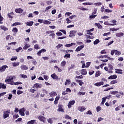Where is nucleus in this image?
<instances>
[{
    "label": "nucleus",
    "mask_w": 124,
    "mask_h": 124,
    "mask_svg": "<svg viewBox=\"0 0 124 124\" xmlns=\"http://www.w3.org/2000/svg\"><path fill=\"white\" fill-rule=\"evenodd\" d=\"M77 32V31H70V35L69 36L70 37L72 36H75V34H76V33Z\"/></svg>",
    "instance_id": "nucleus-9"
},
{
    "label": "nucleus",
    "mask_w": 124,
    "mask_h": 124,
    "mask_svg": "<svg viewBox=\"0 0 124 124\" xmlns=\"http://www.w3.org/2000/svg\"><path fill=\"white\" fill-rule=\"evenodd\" d=\"M20 77H21L22 78H27V76L25 75H20Z\"/></svg>",
    "instance_id": "nucleus-64"
},
{
    "label": "nucleus",
    "mask_w": 124,
    "mask_h": 124,
    "mask_svg": "<svg viewBox=\"0 0 124 124\" xmlns=\"http://www.w3.org/2000/svg\"><path fill=\"white\" fill-rule=\"evenodd\" d=\"M122 53L121 52L118 51V50H115V55H116L117 56H120Z\"/></svg>",
    "instance_id": "nucleus-34"
},
{
    "label": "nucleus",
    "mask_w": 124,
    "mask_h": 124,
    "mask_svg": "<svg viewBox=\"0 0 124 124\" xmlns=\"http://www.w3.org/2000/svg\"><path fill=\"white\" fill-rule=\"evenodd\" d=\"M96 17V15H92L89 16V18L90 20H92V19H94Z\"/></svg>",
    "instance_id": "nucleus-39"
},
{
    "label": "nucleus",
    "mask_w": 124,
    "mask_h": 124,
    "mask_svg": "<svg viewBox=\"0 0 124 124\" xmlns=\"http://www.w3.org/2000/svg\"><path fill=\"white\" fill-rule=\"evenodd\" d=\"M114 88L111 87V88H107L106 89H105L104 91V92H108V91H109V90H113Z\"/></svg>",
    "instance_id": "nucleus-50"
},
{
    "label": "nucleus",
    "mask_w": 124,
    "mask_h": 124,
    "mask_svg": "<svg viewBox=\"0 0 124 124\" xmlns=\"http://www.w3.org/2000/svg\"><path fill=\"white\" fill-rule=\"evenodd\" d=\"M0 89H6V86L2 83H0Z\"/></svg>",
    "instance_id": "nucleus-24"
},
{
    "label": "nucleus",
    "mask_w": 124,
    "mask_h": 124,
    "mask_svg": "<svg viewBox=\"0 0 124 124\" xmlns=\"http://www.w3.org/2000/svg\"><path fill=\"white\" fill-rule=\"evenodd\" d=\"M86 110V108H85V107H79L78 108V110L80 111V112H83V111H85Z\"/></svg>",
    "instance_id": "nucleus-16"
},
{
    "label": "nucleus",
    "mask_w": 124,
    "mask_h": 124,
    "mask_svg": "<svg viewBox=\"0 0 124 124\" xmlns=\"http://www.w3.org/2000/svg\"><path fill=\"white\" fill-rule=\"evenodd\" d=\"M30 47H31V45L30 44H26V43H25V46L23 47V49L27 50V49H28V48H30Z\"/></svg>",
    "instance_id": "nucleus-15"
},
{
    "label": "nucleus",
    "mask_w": 124,
    "mask_h": 124,
    "mask_svg": "<svg viewBox=\"0 0 124 124\" xmlns=\"http://www.w3.org/2000/svg\"><path fill=\"white\" fill-rule=\"evenodd\" d=\"M25 108H22L20 109H19V113L21 115V116H25Z\"/></svg>",
    "instance_id": "nucleus-5"
},
{
    "label": "nucleus",
    "mask_w": 124,
    "mask_h": 124,
    "mask_svg": "<svg viewBox=\"0 0 124 124\" xmlns=\"http://www.w3.org/2000/svg\"><path fill=\"white\" fill-rule=\"evenodd\" d=\"M56 35L57 36H61L62 35V33L60 31H58L56 33Z\"/></svg>",
    "instance_id": "nucleus-56"
},
{
    "label": "nucleus",
    "mask_w": 124,
    "mask_h": 124,
    "mask_svg": "<svg viewBox=\"0 0 124 124\" xmlns=\"http://www.w3.org/2000/svg\"><path fill=\"white\" fill-rule=\"evenodd\" d=\"M48 123L49 124H53V120L51 118H49L48 120H47Z\"/></svg>",
    "instance_id": "nucleus-59"
},
{
    "label": "nucleus",
    "mask_w": 124,
    "mask_h": 124,
    "mask_svg": "<svg viewBox=\"0 0 124 124\" xmlns=\"http://www.w3.org/2000/svg\"><path fill=\"white\" fill-rule=\"evenodd\" d=\"M7 68H8V66H7L6 65L2 66L0 68V72H3V71H5V69H6Z\"/></svg>",
    "instance_id": "nucleus-11"
},
{
    "label": "nucleus",
    "mask_w": 124,
    "mask_h": 124,
    "mask_svg": "<svg viewBox=\"0 0 124 124\" xmlns=\"http://www.w3.org/2000/svg\"><path fill=\"white\" fill-rule=\"evenodd\" d=\"M121 108H122L121 105L118 106L117 107L115 108V111H119V110H121Z\"/></svg>",
    "instance_id": "nucleus-46"
},
{
    "label": "nucleus",
    "mask_w": 124,
    "mask_h": 124,
    "mask_svg": "<svg viewBox=\"0 0 124 124\" xmlns=\"http://www.w3.org/2000/svg\"><path fill=\"white\" fill-rule=\"evenodd\" d=\"M32 88H36V89H41V88H42V84L36 83L33 85Z\"/></svg>",
    "instance_id": "nucleus-4"
},
{
    "label": "nucleus",
    "mask_w": 124,
    "mask_h": 124,
    "mask_svg": "<svg viewBox=\"0 0 124 124\" xmlns=\"http://www.w3.org/2000/svg\"><path fill=\"white\" fill-rule=\"evenodd\" d=\"M13 32H18V29L17 28H14L12 30Z\"/></svg>",
    "instance_id": "nucleus-44"
},
{
    "label": "nucleus",
    "mask_w": 124,
    "mask_h": 124,
    "mask_svg": "<svg viewBox=\"0 0 124 124\" xmlns=\"http://www.w3.org/2000/svg\"><path fill=\"white\" fill-rule=\"evenodd\" d=\"M105 101H106V97H105L102 98V101L101 104H102V105H104V103H105Z\"/></svg>",
    "instance_id": "nucleus-33"
},
{
    "label": "nucleus",
    "mask_w": 124,
    "mask_h": 124,
    "mask_svg": "<svg viewBox=\"0 0 124 124\" xmlns=\"http://www.w3.org/2000/svg\"><path fill=\"white\" fill-rule=\"evenodd\" d=\"M22 49H23V48H22V47H19L18 48L16 49V52H17V53H19V52H20V51H21V50H22Z\"/></svg>",
    "instance_id": "nucleus-43"
},
{
    "label": "nucleus",
    "mask_w": 124,
    "mask_h": 124,
    "mask_svg": "<svg viewBox=\"0 0 124 124\" xmlns=\"http://www.w3.org/2000/svg\"><path fill=\"white\" fill-rule=\"evenodd\" d=\"M82 56H85V54H84V53H80V54H78L77 55V57H82Z\"/></svg>",
    "instance_id": "nucleus-61"
},
{
    "label": "nucleus",
    "mask_w": 124,
    "mask_h": 124,
    "mask_svg": "<svg viewBox=\"0 0 124 124\" xmlns=\"http://www.w3.org/2000/svg\"><path fill=\"white\" fill-rule=\"evenodd\" d=\"M18 25H21V23L16 22L14 23V24L11 25V27H14V26H18Z\"/></svg>",
    "instance_id": "nucleus-28"
},
{
    "label": "nucleus",
    "mask_w": 124,
    "mask_h": 124,
    "mask_svg": "<svg viewBox=\"0 0 124 124\" xmlns=\"http://www.w3.org/2000/svg\"><path fill=\"white\" fill-rule=\"evenodd\" d=\"M0 28L1 30H3V31H8V28H7L6 27L4 26H0Z\"/></svg>",
    "instance_id": "nucleus-23"
},
{
    "label": "nucleus",
    "mask_w": 124,
    "mask_h": 124,
    "mask_svg": "<svg viewBox=\"0 0 124 124\" xmlns=\"http://www.w3.org/2000/svg\"><path fill=\"white\" fill-rule=\"evenodd\" d=\"M2 21H3V17L1 16V14L0 13V24H2Z\"/></svg>",
    "instance_id": "nucleus-42"
},
{
    "label": "nucleus",
    "mask_w": 124,
    "mask_h": 124,
    "mask_svg": "<svg viewBox=\"0 0 124 124\" xmlns=\"http://www.w3.org/2000/svg\"><path fill=\"white\" fill-rule=\"evenodd\" d=\"M99 42H100L99 40V39H96V40H95V41H94L93 44H94V45H97V44H98V43H99Z\"/></svg>",
    "instance_id": "nucleus-31"
},
{
    "label": "nucleus",
    "mask_w": 124,
    "mask_h": 124,
    "mask_svg": "<svg viewBox=\"0 0 124 124\" xmlns=\"http://www.w3.org/2000/svg\"><path fill=\"white\" fill-rule=\"evenodd\" d=\"M50 96H56L57 95V92H52L49 93Z\"/></svg>",
    "instance_id": "nucleus-22"
},
{
    "label": "nucleus",
    "mask_w": 124,
    "mask_h": 124,
    "mask_svg": "<svg viewBox=\"0 0 124 124\" xmlns=\"http://www.w3.org/2000/svg\"><path fill=\"white\" fill-rule=\"evenodd\" d=\"M17 59H18V58L17 57V56L13 57L11 58V61H16Z\"/></svg>",
    "instance_id": "nucleus-45"
},
{
    "label": "nucleus",
    "mask_w": 124,
    "mask_h": 124,
    "mask_svg": "<svg viewBox=\"0 0 124 124\" xmlns=\"http://www.w3.org/2000/svg\"><path fill=\"white\" fill-rule=\"evenodd\" d=\"M78 94L79 95H85L86 94V93L85 92H79L78 93Z\"/></svg>",
    "instance_id": "nucleus-49"
},
{
    "label": "nucleus",
    "mask_w": 124,
    "mask_h": 124,
    "mask_svg": "<svg viewBox=\"0 0 124 124\" xmlns=\"http://www.w3.org/2000/svg\"><path fill=\"white\" fill-rule=\"evenodd\" d=\"M66 21H67V24H70V23H71V20H69V18H67L66 19Z\"/></svg>",
    "instance_id": "nucleus-60"
},
{
    "label": "nucleus",
    "mask_w": 124,
    "mask_h": 124,
    "mask_svg": "<svg viewBox=\"0 0 124 124\" xmlns=\"http://www.w3.org/2000/svg\"><path fill=\"white\" fill-rule=\"evenodd\" d=\"M85 47V45H83L82 46H78L76 49V52H80L83 48Z\"/></svg>",
    "instance_id": "nucleus-8"
},
{
    "label": "nucleus",
    "mask_w": 124,
    "mask_h": 124,
    "mask_svg": "<svg viewBox=\"0 0 124 124\" xmlns=\"http://www.w3.org/2000/svg\"><path fill=\"white\" fill-rule=\"evenodd\" d=\"M96 110L97 112H99V111H101V107L98 106L96 108Z\"/></svg>",
    "instance_id": "nucleus-51"
},
{
    "label": "nucleus",
    "mask_w": 124,
    "mask_h": 124,
    "mask_svg": "<svg viewBox=\"0 0 124 124\" xmlns=\"http://www.w3.org/2000/svg\"><path fill=\"white\" fill-rule=\"evenodd\" d=\"M12 80H13V78H8L7 79H5V82H8L9 84L12 85H14V82H13Z\"/></svg>",
    "instance_id": "nucleus-6"
},
{
    "label": "nucleus",
    "mask_w": 124,
    "mask_h": 124,
    "mask_svg": "<svg viewBox=\"0 0 124 124\" xmlns=\"http://www.w3.org/2000/svg\"><path fill=\"white\" fill-rule=\"evenodd\" d=\"M73 45H76V44L73 43L69 44H66L65 45V47H71V46H73Z\"/></svg>",
    "instance_id": "nucleus-25"
},
{
    "label": "nucleus",
    "mask_w": 124,
    "mask_h": 124,
    "mask_svg": "<svg viewBox=\"0 0 124 124\" xmlns=\"http://www.w3.org/2000/svg\"><path fill=\"white\" fill-rule=\"evenodd\" d=\"M12 64L14 67H15L19 66V64H20V62H15L12 63Z\"/></svg>",
    "instance_id": "nucleus-21"
},
{
    "label": "nucleus",
    "mask_w": 124,
    "mask_h": 124,
    "mask_svg": "<svg viewBox=\"0 0 124 124\" xmlns=\"http://www.w3.org/2000/svg\"><path fill=\"white\" fill-rule=\"evenodd\" d=\"M115 72L119 74H123V70L121 69H116Z\"/></svg>",
    "instance_id": "nucleus-17"
},
{
    "label": "nucleus",
    "mask_w": 124,
    "mask_h": 124,
    "mask_svg": "<svg viewBox=\"0 0 124 124\" xmlns=\"http://www.w3.org/2000/svg\"><path fill=\"white\" fill-rule=\"evenodd\" d=\"M110 93L111 94H116V93H119V92L115 91H111L110 92Z\"/></svg>",
    "instance_id": "nucleus-38"
},
{
    "label": "nucleus",
    "mask_w": 124,
    "mask_h": 124,
    "mask_svg": "<svg viewBox=\"0 0 124 124\" xmlns=\"http://www.w3.org/2000/svg\"><path fill=\"white\" fill-rule=\"evenodd\" d=\"M76 82H77V83H78L79 86H83V84H84V82H82L81 80H79L78 79H77Z\"/></svg>",
    "instance_id": "nucleus-26"
},
{
    "label": "nucleus",
    "mask_w": 124,
    "mask_h": 124,
    "mask_svg": "<svg viewBox=\"0 0 124 124\" xmlns=\"http://www.w3.org/2000/svg\"><path fill=\"white\" fill-rule=\"evenodd\" d=\"M46 52V49L43 48L41 50H39L37 53V55H38V56H40V54H41V53H43Z\"/></svg>",
    "instance_id": "nucleus-14"
},
{
    "label": "nucleus",
    "mask_w": 124,
    "mask_h": 124,
    "mask_svg": "<svg viewBox=\"0 0 124 124\" xmlns=\"http://www.w3.org/2000/svg\"><path fill=\"white\" fill-rule=\"evenodd\" d=\"M44 24H45V25H50V24H51V22L47 20H44Z\"/></svg>",
    "instance_id": "nucleus-27"
},
{
    "label": "nucleus",
    "mask_w": 124,
    "mask_h": 124,
    "mask_svg": "<svg viewBox=\"0 0 124 124\" xmlns=\"http://www.w3.org/2000/svg\"><path fill=\"white\" fill-rule=\"evenodd\" d=\"M33 25V21H30L27 23V26H29L30 27H31Z\"/></svg>",
    "instance_id": "nucleus-29"
},
{
    "label": "nucleus",
    "mask_w": 124,
    "mask_h": 124,
    "mask_svg": "<svg viewBox=\"0 0 124 124\" xmlns=\"http://www.w3.org/2000/svg\"><path fill=\"white\" fill-rule=\"evenodd\" d=\"M20 68L22 70H28L29 69V67L25 65H21Z\"/></svg>",
    "instance_id": "nucleus-13"
},
{
    "label": "nucleus",
    "mask_w": 124,
    "mask_h": 124,
    "mask_svg": "<svg viewBox=\"0 0 124 124\" xmlns=\"http://www.w3.org/2000/svg\"><path fill=\"white\" fill-rule=\"evenodd\" d=\"M103 57H104V58H107L108 59V60H114V59L109 57L108 56V55H105L103 56Z\"/></svg>",
    "instance_id": "nucleus-52"
},
{
    "label": "nucleus",
    "mask_w": 124,
    "mask_h": 124,
    "mask_svg": "<svg viewBox=\"0 0 124 124\" xmlns=\"http://www.w3.org/2000/svg\"><path fill=\"white\" fill-rule=\"evenodd\" d=\"M79 9L80 10H82V11H88V10H89V9L85 8H80Z\"/></svg>",
    "instance_id": "nucleus-54"
},
{
    "label": "nucleus",
    "mask_w": 124,
    "mask_h": 124,
    "mask_svg": "<svg viewBox=\"0 0 124 124\" xmlns=\"http://www.w3.org/2000/svg\"><path fill=\"white\" fill-rule=\"evenodd\" d=\"M21 93H23V91H20V90H18L17 92V94H21Z\"/></svg>",
    "instance_id": "nucleus-62"
},
{
    "label": "nucleus",
    "mask_w": 124,
    "mask_h": 124,
    "mask_svg": "<svg viewBox=\"0 0 124 124\" xmlns=\"http://www.w3.org/2000/svg\"><path fill=\"white\" fill-rule=\"evenodd\" d=\"M63 106L62 105L59 104L58 105V109H57V111L58 112H64V109L63 108Z\"/></svg>",
    "instance_id": "nucleus-3"
},
{
    "label": "nucleus",
    "mask_w": 124,
    "mask_h": 124,
    "mask_svg": "<svg viewBox=\"0 0 124 124\" xmlns=\"http://www.w3.org/2000/svg\"><path fill=\"white\" fill-rule=\"evenodd\" d=\"M95 26H96V27H97V28L99 29H102V26H101L100 23H95Z\"/></svg>",
    "instance_id": "nucleus-30"
},
{
    "label": "nucleus",
    "mask_w": 124,
    "mask_h": 124,
    "mask_svg": "<svg viewBox=\"0 0 124 124\" xmlns=\"http://www.w3.org/2000/svg\"><path fill=\"white\" fill-rule=\"evenodd\" d=\"M100 76V72L97 71L95 73V77H98V76Z\"/></svg>",
    "instance_id": "nucleus-53"
},
{
    "label": "nucleus",
    "mask_w": 124,
    "mask_h": 124,
    "mask_svg": "<svg viewBox=\"0 0 124 124\" xmlns=\"http://www.w3.org/2000/svg\"><path fill=\"white\" fill-rule=\"evenodd\" d=\"M81 74H82L83 75H86V74H87V70H86V69L82 70Z\"/></svg>",
    "instance_id": "nucleus-32"
},
{
    "label": "nucleus",
    "mask_w": 124,
    "mask_h": 124,
    "mask_svg": "<svg viewBox=\"0 0 124 124\" xmlns=\"http://www.w3.org/2000/svg\"><path fill=\"white\" fill-rule=\"evenodd\" d=\"M10 114V109L4 111L3 116V119H6V118H8V117H9Z\"/></svg>",
    "instance_id": "nucleus-1"
},
{
    "label": "nucleus",
    "mask_w": 124,
    "mask_h": 124,
    "mask_svg": "<svg viewBox=\"0 0 124 124\" xmlns=\"http://www.w3.org/2000/svg\"><path fill=\"white\" fill-rule=\"evenodd\" d=\"M75 104V100H72L70 101L68 105V107L69 108H71L72 105H74Z\"/></svg>",
    "instance_id": "nucleus-7"
},
{
    "label": "nucleus",
    "mask_w": 124,
    "mask_h": 124,
    "mask_svg": "<svg viewBox=\"0 0 124 124\" xmlns=\"http://www.w3.org/2000/svg\"><path fill=\"white\" fill-rule=\"evenodd\" d=\"M56 36V34L53 33H51L50 34H49V36H51L52 37V39H54L55 38V36Z\"/></svg>",
    "instance_id": "nucleus-41"
},
{
    "label": "nucleus",
    "mask_w": 124,
    "mask_h": 124,
    "mask_svg": "<svg viewBox=\"0 0 124 124\" xmlns=\"http://www.w3.org/2000/svg\"><path fill=\"white\" fill-rule=\"evenodd\" d=\"M104 82L103 81H100L94 84V86L96 87H100V86L103 85Z\"/></svg>",
    "instance_id": "nucleus-10"
},
{
    "label": "nucleus",
    "mask_w": 124,
    "mask_h": 124,
    "mask_svg": "<svg viewBox=\"0 0 124 124\" xmlns=\"http://www.w3.org/2000/svg\"><path fill=\"white\" fill-rule=\"evenodd\" d=\"M86 35L87 38H89V39H93L94 37L93 36V34L91 32H87Z\"/></svg>",
    "instance_id": "nucleus-2"
},
{
    "label": "nucleus",
    "mask_w": 124,
    "mask_h": 124,
    "mask_svg": "<svg viewBox=\"0 0 124 124\" xmlns=\"http://www.w3.org/2000/svg\"><path fill=\"white\" fill-rule=\"evenodd\" d=\"M116 36L117 37H122V36H124V33L123 32H119L116 33Z\"/></svg>",
    "instance_id": "nucleus-19"
},
{
    "label": "nucleus",
    "mask_w": 124,
    "mask_h": 124,
    "mask_svg": "<svg viewBox=\"0 0 124 124\" xmlns=\"http://www.w3.org/2000/svg\"><path fill=\"white\" fill-rule=\"evenodd\" d=\"M97 11V9L96 8H94L93 10V12L92 13V15H94V14H96V12Z\"/></svg>",
    "instance_id": "nucleus-47"
},
{
    "label": "nucleus",
    "mask_w": 124,
    "mask_h": 124,
    "mask_svg": "<svg viewBox=\"0 0 124 124\" xmlns=\"http://www.w3.org/2000/svg\"><path fill=\"white\" fill-rule=\"evenodd\" d=\"M71 82H70V80L69 79H67L65 82V85H69Z\"/></svg>",
    "instance_id": "nucleus-40"
},
{
    "label": "nucleus",
    "mask_w": 124,
    "mask_h": 124,
    "mask_svg": "<svg viewBox=\"0 0 124 124\" xmlns=\"http://www.w3.org/2000/svg\"><path fill=\"white\" fill-rule=\"evenodd\" d=\"M116 83H118L117 80H114L110 82V85H114V84H116Z\"/></svg>",
    "instance_id": "nucleus-35"
},
{
    "label": "nucleus",
    "mask_w": 124,
    "mask_h": 124,
    "mask_svg": "<svg viewBox=\"0 0 124 124\" xmlns=\"http://www.w3.org/2000/svg\"><path fill=\"white\" fill-rule=\"evenodd\" d=\"M18 118H19V115H18V114H16L13 115V119H18Z\"/></svg>",
    "instance_id": "nucleus-48"
},
{
    "label": "nucleus",
    "mask_w": 124,
    "mask_h": 124,
    "mask_svg": "<svg viewBox=\"0 0 124 124\" xmlns=\"http://www.w3.org/2000/svg\"><path fill=\"white\" fill-rule=\"evenodd\" d=\"M108 68H109L108 73H112L113 72V71H112V70L113 69V66L110 64H108Z\"/></svg>",
    "instance_id": "nucleus-18"
},
{
    "label": "nucleus",
    "mask_w": 124,
    "mask_h": 124,
    "mask_svg": "<svg viewBox=\"0 0 124 124\" xmlns=\"http://www.w3.org/2000/svg\"><path fill=\"white\" fill-rule=\"evenodd\" d=\"M64 58H70V54H67L64 56Z\"/></svg>",
    "instance_id": "nucleus-63"
},
{
    "label": "nucleus",
    "mask_w": 124,
    "mask_h": 124,
    "mask_svg": "<svg viewBox=\"0 0 124 124\" xmlns=\"http://www.w3.org/2000/svg\"><path fill=\"white\" fill-rule=\"evenodd\" d=\"M35 120H31L28 122L27 124H33L34 123H35Z\"/></svg>",
    "instance_id": "nucleus-36"
},
{
    "label": "nucleus",
    "mask_w": 124,
    "mask_h": 124,
    "mask_svg": "<svg viewBox=\"0 0 124 124\" xmlns=\"http://www.w3.org/2000/svg\"><path fill=\"white\" fill-rule=\"evenodd\" d=\"M34 48L36 49V50H38V49H39V46H38V45L36 44L34 46Z\"/></svg>",
    "instance_id": "nucleus-58"
},
{
    "label": "nucleus",
    "mask_w": 124,
    "mask_h": 124,
    "mask_svg": "<svg viewBox=\"0 0 124 124\" xmlns=\"http://www.w3.org/2000/svg\"><path fill=\"white\" fill-rule=\"evenodd\" d=\"M61 66H65V64H66V62L65 61H63L61 62Z\"/></svg>",
    "instance_id": "nucleus-37"
},
{
    "label": "nucleus",
    "mask_w": 124,
    "mask_h": 124,
    "mask_svg": "<svg viewBox=\"0 0 124 124\" xmlns=\"http://www.w3.org/2000/svg\"><path fill=\"white\" fill-rule=\"evenodd\" d=\"M15 12H16V13L21 14L23 12V10L21 8L16 9L15 10Z\"/></svg>",
    "instance_id": "nucleus-20"
},
{
    "label": "nucleus",
    "mask_w": 124,
    "mask_h": 124,
    "mask_svg": "<svg viewBox=\"0 0 124 124\" xmlns=\"http://www.w3.org/2000/svg\"><path fill=\"white\" fill-rule=\"evenodd\" d=\"M51 78H58V77L57 75H56V74H53L51 75Z\"/></svg>",
    "instance_id": "nucleus-57"
},
{
    "label": "nucleus",
    "mask_w": 124,
    "mask_h": 124,
    "mask_svg": "<svg viewBox=\"0 0 124 124\" xmlns=\"http://www.w3.org/2000/svg\"><path fill=\"white\" fill-rule=\"evenodd\" d=\"M63 46L62 44H58L57 46H56V48L57 49H60V48L62 47Z\"/></svg>",
    "instance_id": "nucleus-55"
},
{
    "label": "nucleus",
    "mask_w": 124,
    "mask_h": 124,
    "mask_svg": "<svg viewBox=\"0 0 124 124\" xmlns=\"http://www.w3.org/2000/svg\"><path fill=\"white\" fill-rule=\"evenodd\" d=\"M38 119L39 120V121H40L41 122H43V123H45V117H44V116H39L38 117Z\"/></svg>",
    "instance_id": "nucleus-12"
}]
</instances>
